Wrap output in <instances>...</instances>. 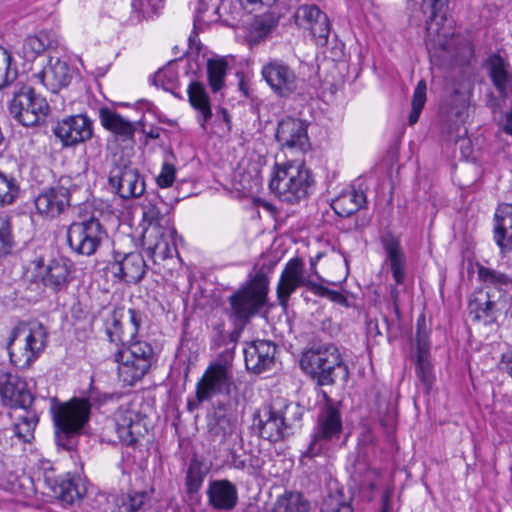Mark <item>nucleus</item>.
Listing matches in <instances>:
<instances>
[{
	"label": "nucleus",
	"mask_w": 512,
	"mask_h": 512,
	"mask_svg": "<svg viewBox=\"0 0 512 512\" xmlns=\"http://www.w3.org/2000/svg\"><path fill=\"white\" fill-rule=\"evenodd\" d=\"M157 198L142 205L143 221L148 224L143 233V244L156 262L171 258L176 249V229L171 216L163 212Z\"/></svg>",
	"instance_id": "obj_1"
},
{
	"label": "nucleus",
	"mask_w": 512,
	"mask_h": 512,
	"mask_svg": "<svg viewBox=\"0 0 512 512\" xmlns=\"http://www.w3.org/2000/svg\"><path fill=\"white\" fill-rule=\"evenodd\" d=\"M300 367L319 386L334 385L337 379L347 382L349 369L338 349L332 343L313 345L300 358Z\"/></svg>",
	"instance_id": "obj_2"
},
{
	"label": "nucleus",
	"mask_w": 512,
	"mask_h": 512,
	"mask_svg": "<svg viewBox=\"0 0 512 512\" xmlns=\"http://www.w3.org/2000/svg\"><path fill=\"white\" fill-rule=\"evenodd\" d=\"M91 404L83 398H73L59 403L52 399L50 412L55 429V441L58 447L72 450L79 435L90 418Z\"/></svg>",
	"instance_id": "obj_3"
},
{
	"label": "nucleus",
	"mask_w": 512,
	"mask_h": 512,
	"mask_svg": "<svg viewBox=\"0 0 512 512\" xmlns=\"http://www.w3.org/2000/svg\"><path fill=\"white\" fill-rule=\"evenodd\" d=\"M101 215L102 212L92 204L80 207L77 220L67 228V242L74 253L91 256L108 238V233L100 222Z\"/></svg>",
	"instance_id": "obj_4"
},
{
	"label": "nucleus",
	"mask_w": 512,
	"mask_h": 512,
	"mask_svg": "<svg viewBox=\"0 0 512 512\" xmlns=\"http://www.w3.org/2000/svg\"><path fill=\"white\" fill-rule=\"evenodd\" d=\"M47 338L46 328L40 322L15 326L7 343L11 363L20 369L29 368L44 351Z\"/></svg>",
	"instance_id": "obj_5"
},
{
	"label": "nucleus",
	"mask_w": 512,
	"mask_h": 512,
	"mask_svg": "<svg viewBox=\"0 0 512 512\" xmlns=\"http://www.w3.org/2000/svg\"><path fill=\"white\" fill-rule=\"evenodd\" d=\"M313 182L303 162L288 161L275 166L269 188L281 201L295 204L308 196Z\"/></svg>",
	"instance_id": "obj_6"
},
{
	"label": "nucleus",
	"mask_w": 512,
	"mask_h": 512,
	"mask_svg": "<svg viewBox=\"0 0 512 512\" xmlns=\"http://www.w3.org/2000/svg\"><path fill=\"white\" fill-rule=\"evenodd\" d=\"M301 417L300 407L294 403L279 407L272 404L264 408L263 413L259 415V434L270 442L284 440L294 434Z\"/></svg>",
	"instance_id": "obj_7"
},
{
	"label": "nucleus",
	"mask_w": 512,
	"mask_h": 512,
	"mask_svg": "<svg viewBox=\"0 0 512 512\" xmlns=\"http://www.w3.org/2000/svg\"><path fill=\"white\" fill-rule=\"evenodd\" d=\"M267 291L266 277L257 273L249 284L229 296V318L238 320L241 325H247L265 304Z\"/></svg>",
	"instance_id": "obj_8"
},
{
	"label": "nucleus",
	"mask_w": 512,
	"mask_h": 512,
	"mask_svg": "<svg viewBox=\"0 0 512 512\" xmlns=\"http://www.w3.org/2000/svg\"><path fill=\"white\" fill-rule=\"evenodd\" d=\"M111 190L124 200L138 198L145 192V181L138 168L123 154L113 156L108 175Z\"/></svg>",
	"instance_id": "obj_9"
},
{
	"label": "nucleus",
	"mask_w": 512,
	"mask_h": 512,
	"mask_svg": "<svg viewBox=\"0 0 512 512\" xmlns=\"http://www.w3.org/2000/svg\"><path fill=\"white\" fill-rule=\"evenodd\" d=\"M49 110L45 98L36 94L30 86H22L14 92L9 111L12 117L23 126L30 127L44 121Z\"/></svg>",
	"instance_id": "obj_10"
},
{
	"label": "nucleus",
	"mask_w": 512,
	"mask_h": 512,
	"mask_svg": "<svg viewBox=\"0 0 512 512\" xmlns=\"http://www.w3.org/2000/svg\"><path fill=\"white\" fill-rule=\"evenodd\" d=\"M342 419L339 410L331 403L320 411L312 434V440L305 456L314 457L329 449V445L340 438Z\"/></svg>",
	"instance_id": "obj_11"
},
{
	"label": "nucleus",
	"mask_w": 512,
	"mask_h": 512,
	"mask_svg": "<svg viewBox=\"0 0 512 512\" xmlns=\"http://www.w3.org/2000/svg\"><path fill=\"white\" fill-rule=\"evenodd\" d=\"M42 284L53 292L64 291L74 279V264L63 256L49 259L47 261L40 257L33 261Z\"/></svg>",
	"instance_id": "obj_12"
},
{
	"label": "nucleus",
	"mask_w": 512,
	"mask_h": 512,
	"mask_svg": "<svg viewBox=\"0 0 512 512\" xmlns=\"http://www.w3.org/2000/svg\"><path fill=\"white\" fill-rule=\"evenodd\" d=\"M0 398L4 406L15 411L31 407L34 402L27 382L5 369H0Z\"/></svg>",
	"instance_id": "obj_13"
},
{
	"label": "nucleus",
	"mask_w": 512,
	"mask_h": 512,
	"mask_svg": "<svg viewBox=\"0 0 512 512\" xmlns=\"http://www.w3.org/2000/svg\"><path fill=\"white\" fill-rule=\"evenodd\" d=\"M53 133L63 146H75L91 139L93 122L83 114L67 116L56 123Z\"/></svg>",
	"instance_id": "obj_14"
},
{
	"label": "nucleus",
	"mask_w": 512,
	"mask_h": 512,
	"mask_svg": "<svg viewBox=\"0 0 512 512\" xmlns=\"http://www.w3.org/2000/svg\"><path fill=\"white\" fill-rule=\"evenodd\" d=\"M261 74L273 92L280 97H287L297 89L294 70L282 60L268 61L263 65Z\"/></svg>",
	"instance_id": "obj_15"
},
{
	"label": "nucleus",
	"mask_w": 512,
	"mask_h": 512,
	"mask_svg": "<svg viewBox=\"0 0 512 512\" xmlns=\"http://www.w3.org/2000/svg\"><path fill=\"white\" fill-rule=\"evenodd\" d=\"M115 430L119 441L136 449L140 440L145 437L147 428L142 416L128 408L121 407L115 414Z\"/></svg>",
	"instance_id": "obj_16"
},
{
	"label": "nucleus",
	"mask_w": 512,
	"mask_h": 512,
	"mask_svg": "<svg viewBox=\"0 0 512 512\" xmlns=\"http://www.w3.org/2000/svg\"><path fill=\"white\" fill-rule=\"evenodd\" d=\"M276 140L282 149L306 152L310 149L307 123L301 119L286 117L277 126Z\"/></svg>",
	"instance_id": "obj_17"
},
{
	"label": "nucleus",
	"mask_w": 512,
	"mask_h": 512,
	"mask_svg": "<svg viewBox=\"0 0 512 512\" xmlns=\"http://www.w3.org/2000/svg\"><path fill=\"white\" fill-rule=\"evenodd\" d=\"M236 428L237 416L230 404L218 402L207 414V430L213 441L225 443Z\"/></svg>",
	"instance_id": "obj_18"
},
{
	"label": "nucleus",
	"mask_w": 512,
	"mask_h": 512,
	"mask_svg": "<svg viewBox=\"0 0 512 512\" xmlns=\"http://www.w3.org/2000/svg\"><path fill=\"white\" fill-rule=\"evenodd\" d=\"M70 178L62 176L57 186L45 190L35 199L37 211L48 217L63 213L70 205Z\"/></svg>",
	"instance_id": "obj_19"
},
{
	"label": "nucleus",
	"mask_w": 512,
	"mask_h": 512,
	"mask_svg": "<svg viewBox=\"0 0 512 512\" xmlns=\"http://www.w3.org/2000/svg\"><path fill=\"white\" fill-rule=\"evenodd\" d=\"M300 286H305L310 291L316 287V283L304 276V264L300 258L290 259L281 273L277 285V297L280 304L286 305L291 294Z\"/></svg>",
	"instance_id": "obj_20"
},
{
	"label": "nucleus",
	"mask_w": 512,
	"mask_h": 512,
	"mask_svg": "<svg viewBox=\"0 0 512 512\" xmlns=\"http://www.w3.org/2000/svg\"><path fill=\"white\" fill-rule=\"evenodd\" d=\"M298 27L310 30L311 35L320 45L327 43L330 34V22L327 15L316 5H301L294 14Z\"/></svg>",
	"instance_id": "obj_21"
},
{
	"label": "nucleus",
	"mask_w": 512,
	"mask_h": 512,
	"mask_svg": "<svg viewBox=\"0 0 512 512\" xmlns=\"http://www.w3.org/2000/svg\"><path fill=\"white\" fill-rule=\"evenodd\" d=\"M111 273L129 284L139 283L146 274L147 265L139 252L122 254L115 252L110 263Z\"/></svg>",
	"instance_id": "obj_22"
},
{
	"label": "nucleus",
	"mask_w": 512,
	"mask_h": 512,
	"mask_svg": "<svg viewBox=\"0 0 512 512\" xmlns=\"http://www.w3.org/2000/svg\"><path fill=\"white\" fill-rule=\"evenodd\" d=\"M233 383V373L219 366H209L196 385V397L199 403L209 400L216 394H228Z\"/></svg>",
	"instance_id": "obj_23"
},
{
	"label": "nucleus",
	"mask_w": 512,
	"mask_h": 512,
	"mask_svg": "<svg viewBox=\"0 0 512 512\" xmlns=\"http://www.w3.org/2000/svg\"><path fill=\"white\" fill-rule=\"evenodd\" d=\"M276 345L267 340H256L244 349L245 365L249 371L260 374L275 363Z\"/></svg>",
	"instance_id": "obj_24"
},
{
	"label": "nucleus",
	"mask_w": 512,
	"mask_h": 512,
	"mask_svg": "<svg viewBox=\"0 0 512 512\" xmlns=\"http://www.w3.org/2000/svg\"><path fill=\"white\" fill-rule=\"evenodd\" d=\"M472 92L470 90L454 89L444 100L441 111L446 119L452 122L455 130L460 137L461 126L469 117L470 98Z\"/></svg>",
	"instance_id": "obj_25"
},
{
	"label": "nucleus",
	"mask_w": 512,
	"mask_h": 512,
	"mask_svg": "<svg viewBox=\"0 0 512 512\" xmlns=\"http://www.w3.org/2000/svg\"><path fill=\"white\" fill-rule=\"evenodd\" d=\"M500 310V302L482 289L475 291L468 302V315L473 322L494 323Z\"/></svg>",
	"instance_id": "obj_26"
},
{
	"label": "nucleus",
	"mask_w": 512,
	"mask_h": 512,
	"mask_svg": "<svg viewBox=\"0 0 512 512\" xmlns=\"http://www.w3.org/2000/svg\"><path fill=\"white\" fill-rule=\"evenodd\" d=\"M208 504L218 511H231L238 503V490L227 479L212 480L207 487Z\"/></svg>",
	"instance_id": "obj_27"
},
{
	"label": "nucleus",
	"mask_w": 512,
	"mask_h": 512,
	"mask_svg": "<svg viewBox=\"0 0 512 512\" xmlns=\"http://www.w3.org/2000/svg\"><path fill=\"white\" fill-rule=\"evenodd\" d=\"M486 67L491 82L501 97L512 93V66L499 53H493L486 60Z\"/></svg>",
	"instance_id": "obj_28"
},
{
	"label": "nucleus",
	"mask_w": 512,
	"mask_h": 512,
	"mask_svg": "<svg viewBox=\"0 0 512 512\" xmlns=\"http://www.w3.org/2000/svg\"><path fill=\"white\" fill-rule=\"evenodd\" d=\"M34 77L48 90L55 93L68 86L72 79V72L65 61L59 58H50L48 65L35 74Z\"/></svg>",
	"instance_id": "obj_29"
},
{
	"label": "nucleus",
	"mask_w": 512,
	"mask_h": 512,
	"mask_svg": "<svg viewBox=\"0 0 512 512\" xmlns=\"http://www.w3.org/2000/svg\"><path fill=\"white\" fill-rule=\"evenodd\" d=\"M381 243L396 285H402L406 278V256L400 241L392 234L382 237Z\"/></svg>",
	"instance_id": "obj_30"
},
{
	"label": "nucleus",
	"mask_w": 512,
	"mask_h": 512,
	"mask_svg": "<svg viewBox=\"0 0 512 512\" xmlns=\"http://www.w3.org/2000/svg\"><path fill=\"white\" fill-rule=\"evenodd\" d=\"M494 240L501 254L512 252V204L500 205L495 213Z\"/></svg>",
	"instance_id": "obj_31"
},
{
	"label": "nucleus",
	"mask_w": 512,
	"mask_h": 512,
	"mask_svg": "<svg viewBox=\"0 0 512 512\" xmlns=\"http://www.w3.org/2000/svg\"><path fill=\"white\" fill-rule=\"evenodd\" d=\"M19 410V413H17V410L9 413L13 419L11 431L19 442L30 443L34 439V431L39 422V417L32 406Z\"/></svg>",
	"instance_id": "obj_32"
},
{
	"label": "nucleus",
	"mask_w": 512,
	"mask_h": 512,
	"mask_svg": "<svg viewBox=\"0 0 512 512\" xmlns=\"http://www.w3.org/2000/svg\"><path fill=\"white\" fill-rule=\"evenodd\" d=\"M114 361L118 364V379L123 386H133L149 372L144 362H136L133 359L125 358V354L117 350L113 355Z\"/></svg>",
	"instance_id": "obj_33"
},
{
	"label": "nucleus",
	"mask_w": 512,
	"mask_h": 512,
	"mask_svg": "<svg viewBox=\"0 0 512 512\" xmlns=\"http://www.w3.org/2000/svg\"><path fill=\"white\" fill-rule=\"evenodd\" d=\"M190 105L197 111V121L203 130H206L207 122L212 118V110L209 95L204 85L192 81L187 89Z\"/></svg>",
	"instance_id": "obj_34"
},
{
	"label": "nucleus",
	"mask_w": 512,
	"mask_h": 512,
	"mask_svg": "<svg viewBox=\"0 0 512 512\" xmlns=\"http://www.w3.org/2000/svg\"><path fill=\"white\" fill-rule=\"evenodd\" d=\"M99 118L102 126L122 141L133 139L136 130L134 124L124 119L119 113L108 107H102L99 109Z\"/></svg>",
	"instance_id": "obj_35"
},
{
	"label": "nucleus",
	"mask_w": 512,
	"mask_h": 512,
	"mask_svg": "<svg viewBox=\"0 0 512 512\" xmlns=\"http://www.w3.org/2000/svg\"><path fill=\"white\" fill-rule=\"evenodd\" d=\"M365 203V193L363 191L350 188L342 191L332 201L331 207L340 217H349L361 209Z\"/></svg>",
	"instance_id": "obj_36"
},
{
	"label": "nucleus",
	"mask_w": 512,
	"mask_h": 512,
	"mask_svg": "<svg viewBox=\"0 0 512 512\" xmlns=\"http://www.w3.org/2000/svg\"><path fill=\"white\" fill-rule=\"evenodd\" d=\"M123 347L118 349L125 354V358L133 359L136 362H144L146 367L151 368L155 361L154 350L146 341L138 339H126L124 335L120 337Z\"/></svg>",
	"instance_id": "obj_37"
},
{
	"label": "nucleus",
	"mask_w": 512,
	"mask_h": 512,
	"mask_svg": "<svg viewBox=\"0 0 512 512\" xmlns=\"http://www.w3.org/2000/svg\"><path fill=\"white\" fill-rule=\"evenodd\" d=\"M57 39L54 33L50 31H40L35 35L28 36L23 43V56L26 60H34L38 55L47 49L57 46Z\"/></svg>",
	"instance_id": "obj_38"
},
{
	"label": "nucleus",
	"mask_w": 512,
	"mask_h": 512,
	"mask_svg": "<svg viewBox=\"0 0 512 512\" xmlns=\"http://www.w3.org/2000/svg\"><path fill=\"white\" fill-rule=\"evenodd\" d=\"M477 276L483 284L495 287L499 291L512 287V277L510 275L484 265H477Z\"/></svg>",
	"instance_id": "obj_39"
},
{
	"label": "nucleus",
	"mask_w": 512,
	"mask_h": 512,
	"mask_svg": "<svg viewBox=\"0 0 512 512\" xmlns=\"http://www.w3.org/2000/svg\"><path fill=\"white\" fill-rule=\"evenodd\" d=\"M278 22L279 16L274 12H267L255 18L250 31L251 41L259 43L266 39Z\"/></svg>",
	"instance_id": "obj_40"
},
{
	"label": "nucleus",
	"mask_w": 512,
	"mask_h": 512,
	"mask_svg": "<svg viewBox=\"0 0 512 512\" xmlns=\"http://www.w3.org/2000/svg\"><path fill=\"white\" fill-rule=\"evenodd\" d=\"M16 247L11 219L6 215H0V263L12 255Z\"/></svg>",
	"instance_id": "obj_41"
},
{
	"label": "nucleus",
	"mask_w": 512,
	"mask_h": 512,
	"mask_svg": "<svg viewBox=\"0 0 512 512\" xmlns=\"http://www.w3.org/2000/svg\"><path fill=\"white\" fill-rule=\"evenodd\" d=\"M53 492L57 498L66 504H72L82 496V491L70 476L56 479Z\"/></svg>",
	"instance_id": "obj_42"
},
{
	"label": "nucleus",
	"mask_w": 512,
	"mask_h": 512,
	"mask_svg": "<svg viewBox=\"0 0 512 512\" xmlns=\"http://www.w3.org/2000/svg\"><path fill=\"white\" fill-rule=\"evenodd\" d=\"M309 509V502L297 492H289L279 497L274 506V512H309Z\"/></svg>",
	"instance_id": "obj_43"
},
{
	"label": "nucleus",
	"mask_w": 512,
	"mask_h": 512,
	"mask_svg": "<svg viewBox=\"0 0 512 512\" xmlns=\"http://www.w3.org/2000/svg\"><path fill=\"white\" fill-rule=\"evenodd\" d=\"M208 468L197 458L191 459L187 473L185 485L189 494L197 493L202 487Z\"/></svg>",
	"instance_id": "obj_44"
},
{
	"label": "nucleus",
	"mask_w": 512,
	"mask_h": 512,
	"mask_svg": "<svg viewBox=\"0 0 512 512\" xmlns=\"http://www.w3.org/2000/svg\"><path fill=\"white\" fill-rule=\"evenodd\" d=\"M144 493L119 494L113 497L112 512H136L144 503Z\"/></svg>",
	"instance_id": "obj_45"
},
{
	"label": "nucleus",
	"mask_w": 512,
	"mask_h": 512,
	"mask_svg": "<svg viewBox=\"0 0 512 512\" xmlns=\"http://www.w3.org/2000/svg\"><path fill=\"white\" fill-rule=\"evenodd\" d=\"M12 55L0 46V90L12 84L18 75L16 66L12 67Z\"/></svg>",
	"instance_id": "obj_46"
},
{
	"label": "nucleus",
	"mask_w": 512,
	"mask_h": 512,
	"mask_svg": "<svg viewBox=\"0 0 512 512\" xmlns=\"http://www.w3.org/2000/svg\"><path fill=\"white\" fill-rule=\"evenodd\" d=\"M227 63L223 59L209 60L207 63L208 81L213 92H218L224 85Z\"/></svg>",
	"instance_id": "obj_47"
},
{
	"label": "nucleus",
	"mask_w": 512,
	"mask_h": 512,
	"mask_svg": "<svg viewBox=\"0 0 512 512\" xmlns=\"http://www.w3.org/2000/svg\"><path fill=\"white\" fill-rule=\"evenodd\" d=\"M19 195V185L12 176L0 172V208L13 204Z\"/></svg>",
	"instance_id": "obj_48"
},
{
	"label": "nucleus",
	"mask_w": 512,
	"mask_h": 512,
	"mask_svg": "<svg viewBox=\"0 0 512 512\" xmlns=\"http://www.w3.org/2000/svg\"><path fill=\"white\" fill-rule=\"evenodd\" d=\"M416 375L423 384L425 391L429 392L435 381L430 354H416Z\"/></svg>",
	"instance_id": "obj_49"
},
{
	"label": "nucleus",
	"mask_w": 512,
	"mask_h": 512,
	"mask_svg": "<svg viewBox=\"0 0 512 512\" xmlns=\"http://www.w3.org/2000/svg\"><path fill=\"white\" fill-rule=\"evenodd\" d=\"M426 92L427 84L426 81L422 79L417 83L412 96V109L408 117L409 125H414L418 122L420 114L426 103Z\"/></svg>",
	"instance_id": "obj_50"
},
{
	"label": "nucleus",
	"mask_w": 512,
	"mask_h": 512,
	"mask_svg": "<svg viewBox=\"0 0 512 512\" xmlns=\"http://www.w3.org/2000/svg\"><path fill=\"white\" fill-rule=\"evenodd\" d=\"M153 84L175 94L178 87V73L171 65L161 68L154 74Z\"/></svg>",
	"instance_id": "obj_51"
},
{
	"label": "nucleus",
	"mask_w": 512,
	"mask_h": 512,
	"mask_svg": "<svg viewBox=\"0 0 512 512\" xmlns=\"http://www.w3.org/2000/svg\"><path fill=\"white\" fill-rule=\"evenodd\" d=\"M163 0H132L133 16L131 21L139 22L153 16L162 6Z\"/></svg>",
	"instance_id": "obj_52"
},
{
	"label": "nucleus",
	"mask_w": 512,
	"mask_h": 512,
	"mask_svg": "<svg viewBox=\"0 0 512 512\" xmlns=\"http://www.w3.org/2000/svg\"><path fill=\"white\" fill-rule=\"evenodd\" d=\"M448 7V0H423L421 9L424 13L427 9L430 10L429 20L426 21L428 35H431L433 30V21L440 18L441 21L445 20V14Z\"/></svg>",
	"instance_id": "obj_53"
},
{
	"label": "nucleus",
	"mask_w": 512,
	"mask_h": 512,
	"mask_svg": "<svg viewBox=\"0 0 512 512\" xmlns=\"http://www.w3.org/2000/svg\"><path fill=\"white\" fill-rule=\"evenodd\" d=\"M320 512H353V508L344 494L338 491L324 498Z\"/></svg>",
	"instance_id": "obj_54"
},
{
	"label": "nucleus",
	"mask_w": 512,
	"mask_h": 512,
	"mask_svg": "<svg viewBox=\"0 0 512 512\" xmlns=\"http://www.w3.org/2000/svg\"><path fill=\"white\" fill-rule=\"evenodd\" d=\"M230 320L233 322L235 328L226 337L224 330H223V326L217 327V335L214 338V346L215 347H217V348L221 347V346L229 347V345H231L230 348L235 349L236 343L239 340L241 333L246 325H241L240 322L235 319H230Z\"/></svg>",
	"instance_id": "obj_55"
},
{
	"label": "nucleus",
	"mask_w": 512,
	"mask_h": 512,
	"mask_svg": "<svg viewBox=\"0 0 512 512\" xmlns=\"http://www.w3.org/2000/svg\"><path fill=\"white\" fill-rule=\"evenodd\" d=\"M430 327L426 323L424 315L417 319V329L415 335L416 354H430Z\"/></svg>",
	"instance_id": "obj_56"
},
{
	"label": "nucleus",
	"mask_w": 512,
	"mask_h": 512,
	"mask_svg": "<svg viewBox=\"0 0 512 512\" xmlns=\"http://www.w3.org/2000/svg\"><path fill=\"white\" fill-rule=\"evenodd\" d=\"M176 169L173 164L163 163L160 174L157 177V184L161 188H168L172 186L175 180Z\"/></svg>",
	"instance_id": "obj_57"
},
{
	"label": "nucleus",
	"mask_w": 512,
	"mask_h": 512,
	"mask_svg": "<svg viewBox=\"0 0 512 512\" xmlns=\"http://www.w3.org/2000/svg\"><path fill=\"white\" fill-rule=\"evenodd\" d=\"M234 359V349L226 347L209 366H219L224 371L232 372L231 366Z\"/></svg>",
	"instance_id": "obj_58"
},
{
	"label": "nucleus",
	"mask_w": 512,
	"mask_h": 512,
	"mask_svg": "<svg viewBox=\"0 0 512 512\" xmlns=\"http://www.w3.org/2000/svg\"><path fill=\"white\" fill-rule=\"evenodd\" d=\"M312 292H314L315 294H317L319 296L327 297L331 301H334V302L342 304V305H346V303H347V299L342 293H340L338 291L330 290L329 288L324 287L322 285L316 284V287L314 288V290Z\"/></svg>",
	"instance_id": "obj_59"
},
{
	"label": "nucleus",
	"mask_w": 512,
	"mask_h": 512,
	"mask_svg": "<svg viewBox=\"0 0 512 512\" xmlns=\"http://www.w3.org/2000/svg\"><path fill=\"white\" fill-rule=\"evenodd\" d=\"M129 323L132 326V331L130 332L128 339H136V335L142 325L143 322V316L142 314L135 310V309H129Z\"/></svg>",
	"instance_id": "obj_60"
},
{
	"label": "nucleus",
	"mask_w": 512,
	"mask_h": 512,
	"mask_svg": "<svg viewBox=\"0 0 512 512\" xmlns=\"http://www.w3.org/2000/svg\"><path fill=\"white\" fill-rule=\"evenodd\" d=\"M114 398H119L118 395H115V394H108V393H103V394H100L96 391H90L89 392V396L88 398L86 399L88 401V403L90 404V402H94V403H98V404H104L106 402H108L109 400H112Z\"/></svg>",
	"instance_id": "obj_61"
},
{
	"label": "nucleus",
	"mask_w": 512,
	"mask_h": 512,
	"mask_svg": "<svg viewBox=\"0 0 512 512\" xmlns=\"http://www.w3.org/2000/svg\"><path fill=\"white\" fill-rule=\"evenodd\" d=\"M499 369L506 372L512 378V349L502 354L499 362Z\"/></svg>",
	"instance_id": "obj_62"
},
{
	"label": "nucleus",
	"mask_w": 512,
	"mask_h": 512,
	"mask_svg": "<svg viewBox=\"0 0 512 512\" xmlns=\"http://www.w3.org/2000/svg\"><path fill=\"white\" fill-rule=\"evenodd\" d=\"M393 496V489L392 488H386L382 494L381 498V512H390V499Z\"/></svg>",
	"instance_id": "obj_63"
},
{
	"label": "nucleus",
	"mask_w": 512,
	"mask_h": 512,
	"mask_svg": "<svg viewBox=\"0 0 512 512\" xmlns=\"http://www.w3.org/2000/svg\"><path fill=\"white\" fill-rule=\"evenodd\" d=\"M218 115L221 116L222 121L226 124L227 129H231V119L228 111L225 108H219Z\"/></svg>",
	"instance_id": "obj_64"
}]
</instances>
